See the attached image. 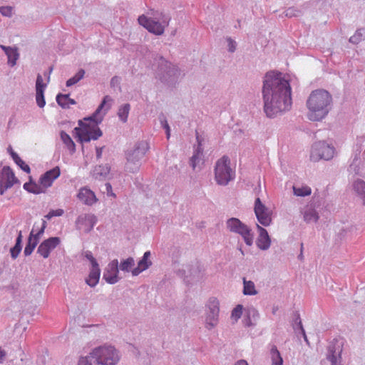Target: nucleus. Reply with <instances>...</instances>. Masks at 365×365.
Returning a JSON list of instances; mask_svg holds the SVG:
<instances>
[{
	"label": "nucleus",
	"instance_id": "nucleus-1",
	"mask_svg": "<svg viewBox=\"0 0 365 365\" xmlns=\"http://www.w3.org/2000/svg\"><path fill=\"white\" fill-rule=\"evenodd\" d=\"M264 111L268 118H274L292 108V88L289 77L281 72L266 73L262 86Z\"/></svg>",
	"mask_w": 365,
	"mask_h": 365
},
{
	"label": "nucleus",
	"instance_id": "nucleus-2",
	"mask_svg": "<svg viewBox=\"0 0 365 365\" xmlns=\"http://www.w3.org/2000/svg\"><path fill=\"white\" fill-rule=\"evenodd\" d=\"M110 101H112V98L109 96H106L96 110L91 116L84 118L88 123H83L82 120H79L78 125L80 128H75L74 129L78 141L81 143H88L91 140H97L102 136L103 133L98 125L103 120V115L101 113L102 109Z\"/></svg>",
	"mask_w": 365,
	"mask_h": 365
},
{
	"label": "nucleus",
	"instance_id": "nucleus-3",
	"mask_svg": "<svg viewBox=\"0 0 365 365\" xmlns=\"http://www.w3.org/2000/svg\"><path fill=\"white\" fill-rule=\"evenodd\" d=\"M309 110L307 117L312 121H320L329 113L332 106V96L324 89L313 91L307 101Z\"/></svg>",
	"mask_w": 365,
	"mask_h": 365
},
{
	"label": "nucleus",
	"instance_id": "nucleus-4",
	"mask_svg": "<svg viewBox=\"0 0 365 365\" xmlns=\"http://www.w3.org/2000/svg\"><path fill=\"white\" fill-rule=\"evenodd\" d=\"M155 61L157 63L155 71V78L168 88H175L180 81L179 68L163 56H159Z\"/></svg>",
	"mask_w": 365,
	"mask_h": 365
},
{
	"label": "nucleus",
	"instance_id": "nucleus-5",
	"mask_svg": "<svg viewBox=\"0 0 365 365\" xmlns=\"http://www.w3.org/2000/svg\"><path fill=\"white\" fill-rule=\"evenodd\" d=\"M148 150L149 144L147 141L140 140L136 142L132 148L125 152V170L132 173L138 171L142 160Z\"/></svg>",
	"mask_w": 365,
	"mask_h": 365
},
{
	"label": "nucleus",
	"instance_id": "nucleus-6",
	"mask_svg": "<svg viewBox=\"0 0 365 365\" xmlns=\"http://www.w3.org/2000/svg\"><path fill=\"white\" fill-rule=\"evenodd\" d=\"M170 17L162 12L153 14V17L148 18L145 15L138 17L140 25L145 28L149 32L155 35H162L165 28L168 26Z\"/></svg>",
	"mask_w": 365,
	"mask_h": 365
},
{
	"label": "nucleus",
	"instance_id": "nucleus-7",
	"mask_svg": "<svg viewBox=\"0 0 365 365\" xmlns=\"http://www.w3.org/2000/svg\"><path fill=\"white\" fill-rule=\"evenodd\" d=\"M89 354L99 365H117L120 359L119 351L110 344L97 346Z\"/></svg>",
	"mask_w": 365,
	"mask_h": 365
},
{
	"label": "nucleus",
	"instance_id": "nucleus-8",
	"mask_svg": "<svg viewBox=\"0 0 365 365\" xmlns=\"http://www.w3.org/2000/svg\"><path fill=\"white\" fill-rule=\"evenodd\" d=\"M215 180L217 185L226 186L235 178V170L230 167V159L224 155L215 163Z\"/></svg>",
	"mask_w": 365,
	"mask_h": 365
},
{
	"label": "nucleus",
	"instance_id": "nucleus-9",
	"mask_svg": "<svg viewBox=\"0 0 365 365\" xmlns=\"http://www.w3.org/2000/svg\"><path fill=\"white\" fill-rule=\"evenodd\" d=\"M226 225L230 232L240 235L247 245L251 246L252 245L253 235L251 229L238 218L232 217L228 219Z\"/></svg>",
	"mask_w": 365,
	"mask_h": 365
},
{
	"label": "nucleus",
	"instance_id": "nucleus-10",
	"mask_svg": "<svg viewBox=\"0 0 365 365\" xmlns=\"http://www.w3.org/2000/svg\"><path fill=\"white\" fill-rule=\"evenodd\" d=\"M335 153V148L324 141L317 142L312 147L310 158L313 161H318L321 159L329 160L333 158Z\"/></svg>",
	"mask_w": 365,
	"mask_h": 365
},
{
	"label": "nucleus",
	"instance_id": "nucleus-11",
	"mask_svg": "<svg viewBox=\"0 0 365 365\" xmlns=\"http://www.w3.org/2000/svg\"><path fill=\"white\" fill-rule=\"evenodd\" d=\"M205 307V327L210 330L215 327L218 324L220 302L217 298L210 297Z\"/></svg>",
	"mask_w": 365,
	"mask_h": 365
},
{
	"label": "nucleus",
	"instance_id": "nucleus-12",
	"mask_svg": "<svg viewBox=\"0 0 365 365\" xmlns=\"http://www.w3.org/2000/svg\"><path fill=\"white\" fill-rule=\"evenodd\" d=\"M202 268L198 262L192 264H183L177 271V274L183 278L187 284L192 281L198 280L202 277Z\"/></svg>",
	"mask_w": 365,
	"mask_h": 365
},
{
	"label": "nucleus",
	"instance_id": "nucleus-13",
	"mask_svg": "<svg viewBox=\"0 0 365 365\" xmlns=\"http://www.w3.org/2000/svg\"><path fill=\"white\" fill-rule=\"evenodd\" d=\"M254 211L257 221L263 226L267 227L272 223V210L264 205L259 197L255 201Z\"/></svg>",
	"mask_w": 365,
	"mask_h": 365
},
{
	"label": "nucleus",
	"instance_id": "nucleus-14",
	"mask_svg": "<svg viewBox=\"0 0 365 365\" xmlns=\"http://www.w3.org/2000/svg\"><path fill=\"white\" fill-rule=\"evenodd\" d=\"M341 352L342 342L339 339H334L329 344L327 359L331 362V365H339Z\"/></svg>",
	"mask_w": 365,
	"mask_h": 365
},
{
	"label": "nucleus",
	"instance_id": "nucleus-15",
	"mask_svg": "<svg viewBox=\"0 0 365 365\" xmlns=\"http://www.w3.org/2000/svg\"><path fill=\"white\" fill-rule=\"evenodd\" d=\"M119 268H118V259H113L110 262H109L106 267L103 274V279L110 284H114L117 283L120 280V277H118Z\"/></svg>",
	"mask_w": 365,
	"mask_h": 365
},
{
	"label": "nucleus",
	"instance_id": "nucleus-16",
	"mask_svg": "<svg viewBox=\"0 0 365 365\" xmlns=\"http://www.w3.org/2000/svg\"><path fill=\"white\" fill-rule=\"evenodd\" d=\"M97 222V217L93 214H83L79 215L76 220V227L78 230H83L85 232H90Z\"/></svg>",
	"mask_w": 365,
	"mask_h": 365
},
{
	"label": "nucleus",
	"instance_id": "nucleus-17",
	"mask_svg": "<svg viewBox=\"0 0 365 365\" xmlns=\"http://www.w3.org/2000/svg\"><path fill=\"white\" fill-rule=\"evenodd\" d=\"M61 242L58 237H51L43 240L38 247L37 252L44 259L48 257L50 252L53 250Z\"/></svg>",
	"mask_w": 365,
	"mask_h": 365
},
{
	"label": "nucleus",
	"instance_id": "nucleus-18",
	"mask_svg": "<svg viewBox=\"0 0 365 365\" xmlns=\"http://www.w3.org/2000/svg\"><path fill=\"white\" fill-rule=\"evenodd\" d=\"M61 175L59 167L56 166L46 173H44L39 178L38 182L43 189L51 187L53 181Z\"/></svg>",
	"mask_w": 365,
	"mask_h": 365
},
{
	"label": "nucleus",
	"instance_id": "nucleus-19",
	"mask_svg": "<svg viewBox=\"0 0 365 365\" xmlns=\"http://www.w3.org/2000/svg\"><path fill=\"white\" fill-rule=\"evenodd\" d=\"M348 172L353 175L364 176L365 174V160L356 154L348 168Z\"/></svg>",
	"mask_w": 365,
	"mask_h": 365
},
{
	"label": "nucleus",
	"instance_id": "nucleus-20",
	"mask_svg": "<svg viewBox=\"0 0 365 365\" xmlns=\"http://www.w3.org/2000/svg\"><path fill=\"white\" fill-rule=\"evenodd\" d=\"M78 199L81 201L84 205L92 206L98 201L94 192H93L88 187H81L77 194Z\"/></svg>",
	"mask_w": 365,
	"mask_h": 365
},
{
	"label": "nucleus",
	"instance_id": "nucleus-21",
	"mask_svg": "<svg viewBox=\"0 0 365 365\" xmlns=\"http://www.w3.org/2000/svg\"><path fill=\"white\" fill-rule=\"evenodd\" d=\"M46 86L47 83H43L41 75L38 74L36 81V101L40 108H43L46 105L44 91Z\"/></svg>",
	"mask_w": 365,
	"mask_h": 365
},
{
	"label": "nucleus",
	"instance_id": "nucleus-22",
	"mask_svg": "<svg viewBox=\"0 0 365 365\" xmlns=\"http://www.w3.org/2000/svg\"><path fill=\"white\" fill-rule=\"evenodd\" d=\"M196 140L197 143V147L195 148L192 156L190 158V164L193 170L195 169L197 165L202 160L203 154L202 141L203 139L200 136L199 133L196 132Z\"/></svg>",
	"mask_w": 365,
	"mask_h": 365
},
{
	"label": "nucleus",
	"instance_id": "nucleus-23",
	"mask_svg": "<svg viewBox=\"0 0 365 365\" xmlns=\"http://www.w3.org/2000/svg\"><path fill=\"white\" fill-rule=\"evenodd\" d=\"M259 235L257 239V246L262 250H267L269 248L271 245V239L266 229L257 225Z\"/></svg>",
	"mask_w": 365,
	"mask_h": 365
},
{
	"label": "nucleus",
	"instance_id": "nucleus-24",
	"mask_svg": "<svg viewBox=\"0 0 365 365\" xmlns=\"http://www.w3.org/2000/svg\"><path fill=\"white\" fill-rule=\"evenodd\" d=\"M150 257V251H147L144 253L143 257L138 262V266L132 269L133 276H138L151 266L152 262L149 259Z\"/></svg>",
	"mask_w": 365,
	"mask_h": 365
},
{
	"label": "nucleus",
	"instance_id": "nucleus-25",
	"mask_svg": "<svg viewBox=\"0 0 365 365\" xmlns=\"http://www.w3.org/2000/svg\"><path fill=\"white\" fill-rule=\"evenodd\" d=\"M110 171V167L108 164L101 165L96 166L93 170V173H91L93 178L98 180H106Z\"/></svg>",
	"mask_w": 365,
	"mask_h": 365
},
{
	"label": "nucleus",
	"instance_id": "nucleus-26",
	"mask_svg": "<svg viewBox=\"0 0 365 365\" xmlns=\"http://www.w3.org/2000/svg\"><path fill=\"white\" fill-rule=\"evenodd\" d=\"M0 48L4 51L8 58V64L13 67L16 65V61L19 57V53L16 48L0 45Z\"/></svg>",
	"mask_w": 365,
	"mask_h": 365
},
{
	"label": "nucleus",
	"instance_id": "nucleus-27",
	"mask_svg": "<svg viewBox=\"0 0 365 365\" xmlns=\"http://www.w3.org/2000/svg\"><path fill=\"white\" fill-rule=\"evenodd\" d=\"M101 269H90L88 277L85 279L86 283L91 287H95L99 282Z\"/></svg>",
	"mask_w": 365,
	"mask_h": 365
},
{
	"label": "nucleus",
	"instance_id": "nucleus-28",
	"mask_svg": "<svg viewBox=\"0 0 365 365\" xmlns=\"http://www.w3.org/2000/svg\"><path fill=\"white\" fill-rule=\"evenodd\" d=\"M302 214L303 219L307 223L316 222L319 219L317 212L311 206L306 207Z\"/></svg>",
	"mask_w": 365,
	"mask_h": 365
},
{
	"label": "nucleus",
	"instance_id": "nucleus-29",
	"mask_svg": "<svg viewBox=\"0 0 365 365\" xmlns=\"http://www.w3.org/2000/svg\"><path fill=\"white\" fill-rule=\"evenodd\" d=\"M56 100L58 106L62 108H68L70 105L76 104L74 99L69 98V94L58 93L56 97Z\"/></svg>",
	"mask_w": 365,
	"mask_h": 365
},
{
	"label": "nucleus",
	"instance_id": "nucleus-30",
	"mask_svg": "<svg viewBox=\"0 0 365 365\" xmlns=\"http://www.w3.org/2000/svg\"><path fill=\"white\" fill-rule=\"evenodd\" d=\"M242 293L244 295L247 296H253L258 293L255 288V283L251 280H247L245 277L243 278Z\"/></svg>",
	"mask_w": 365,
	"mask_h": 365
},
{
	"label": "nucleus",
	"instance_id": "nucleus-31",
	"mask_svg": "<svg viewBox=\"0 0 365 365\" xmlns=\"http://www.w3.org/2000/svg\"><path fill=\"white\" fill-rule=\"evenodd\" d=\"M38 242V241L37 240V237H34V232L33 231H31L28 238L27 244L24 248V255L29 256L30 255H31L34 250L36 247Z\"/></svg>",
	"mask_w": 365,
	"mask_h": 365
},
{
	"label": "nucleus",
	"instance_id": "nucleus-32",
	"mask_svg": "<svg viewBox=\"0 0 365 365\" xmlns=\"http://www.w3.org/2000/svg\"><path fill=\"white\" fill-rule=\"evenodd\" d=\"M22 238H23V237H22L21 231H19L18 232V236H17L16 240V244L10 250L11 256V257L13 259H16L17 257L19 256L20 252L21 251V249H22V246H21Z\"/></svg>",
	"mask_w": 365,
	"mask_h": 365
},
{
	"label": "nucleus",
	"instance_id": "nucleus-33",
	"mask_svg": "<svg viewBox=\"0 0 365 365\" xmlns=\"http://www.w3.org/2000/svg\"><path fill=\"white\" fill-rule=\"evenodd\" d=\"M353 189L365 204V182L363 180L357 179L353 183Z\"/></svg>",
	"mask_w": 365,
	"mask_h": 365
},
{
	"label": "nucleus",
	"instance_id": "nucleus-34",
	"mask_svg": "<svg viewBox=\"0 0 365 365\" xmlns=\"http://www.w3.org/2000/svg\"><path fill=\"white\" fill-rule=\"evenodd\" d=\"M270 356L272 359V365L283 364V359L275 345H273L270 349Z\"/></svg>",
	"mask_w": 365,
	"mask_h": 365
},
{
	"label": "nucleus",
	"instance_id": "nucleus-35",
	"mask_svg": "<svg viewBox=\"0 0 365 365\" xmlns=\"http://www.w3.org/2000/svg\"><path fill=\"white\" fill-rule=\"evenodd\" d=\"M23 187L29 192L34 194H40L44 192L41 185H38L36 182H31V180H30L29 182L24 183Z\"/></svg>",
	"mask_w": 365,
	"mask_h": 365
},
{
	"label": "nucleus",
	"instance_id": "nucleus-36",
	"mask_svg": "<svg viewBox=\"0 0 365 365\" xmlns=\"http://www.w3.org/2000/svg\"><path fill=\"white\" fill-rule=\"evenodd\" d=\"M60 135L61 140L66 145L68 149L73 153L76 150V145L70 135L63 130L61 131Z\"/></svg>",
	"mask_w": 365,
	"mask_h": 365
},
{
	"label": "nucleus",
	"instance_id": "nucleus-37",
	"mask_svg": "<svg viewBox=\"0 0 365 365\" xmlns=\"http://www.w3.org/2000/svg\"><path fill=\"white\" fill-rule=\"evenodd\" d=\"M11 158L14 163L20 167V168L26 172V173H30L31 169L30 167L25 163V162L19 156V155L16 152H12Z\"/></svg>",
	"mask_w": 365,
	"mask_h": 365
},
{
	"label": "nucleus",
	"instance_id": "nucleus-38",
	"mask_svg": "<svg viewBox=\"0 0 365 365\" xmlns=\"http://www.w3.org/2000/svg\"><path fill=\"white\" fill-rule=\"evenodd\" d=\"M365 39V29H359L356 31L355 34L351 36L349 41L353 44H358L362 40Z\"/></svg>",
	"mask_w": 365,
	"mask_h": 365
},
{
	"label": "nucleus",
	"instance_id": "nucleus-39",
	"mask_svg": "<svg viewBox=\"0 0 365 365\" xmlns=\"http://www.w3.org/2000/svg\"><path fill=\"white\" fill-rule=\"evenodd\" d=\"M130 109V106L129 103H125L119 108L118 115L122 122H127Z\"/></svg>",
	"mask_w": 365,
	"mask_h": 365
},
{
	"label": "nucleus",
	"instance_id": "nucleus-40",
	"mask_svg": "<svg viewBox=\"0 0 365 365\" xmlns=\"http://www.w3.org/2000/svg\"><path fill=\"white\" fill-rule=\"evenodd\" d=\"M135 265V260L133 257H130L126 259L123 260L120 264H118V268L121 271L123 272H132V267Z\"/></svg>",
	"mask_w": 365,
	"mask_h": 365
},
{
	"label": "nucleus",
	"instance_id": "nucleus-41",
	"mask_svg": "<svg viewBox=\"0 0 365 365\" xmlns=\"http://www.w3.org/2000/svg\"><path fill=\"white\" fill-rule=\"evenodd\" d=\"M303 14L304 11L302 9H299L294 6L289 7L284 11L285 16L289 18L298 17L302 16Z\"/></svg>",
	"mask_w": 365,
	"mask_h": 365
},
{
	"label": "nucleus",
	"instance_id": "nucleus-42",
	"mask_svg": "<svg viewBox=\"0 0 365 365\" xmlns=\"http://www.w3.org/2000/svg\"><path fill=\"white\" fill-rule=\"evenodd\" d=\"M85 75V71L83 69H80L76 74L74 76H73L72 78H69L67 81H66V86L68 87H70L71 86H73L75 85L76 83H77L78 82H79L84 76Z\"/></svg>",
	"mask_w": 365,
	"mask_h": 365
},
{
	"label": "nucleus",
	"instance_id": "nucleus-43",
	"mask_svg": "<svg viewBox=\"0 0 365 365\" xmlns=\"http://www.w3.org/2000/svg\"><path fill=\"white\" fill-rule=\"evenodd\" d=\"M293 191L295 195L300 197L308 196L312 192L311 188L308 186H303L300 187L294 186Z\"/></svg>",
	"mask_w": 365,
	"mask_h": 365
},
{
	"label": "nucleus",
	"instance_id": "nucleus-44",
	"mask_svg": "<svg viewBox=\"0 0 365 365\" xmlns=\"http://www.w3.org/2000/svg\"><path fill=\"white\" fill-rule=\"evenodd\" d=\"M91 354L79 358L77 365H99L96 360L91 357Z\"/></svg>",
	"mask_w": 365,
	"mask_h": 365
},
{
	"label": "nucleus",
	"instance_id": "nucleus-45",
	"mask_svg": "<svg viewBox=\"0 0 365 365\" xmlns=\"http://www.w3.org/2000/svg\"><path fill=\"white\" fill-rule=\"evenodd\" d=\"M293 329L297 334L301 331V329H304L302 321L300 319L299 314L298 312L294 313V317L292 322Z\"/></svg>",
	"mask_w": 365,
	"mask_h": 365
},
{
	"label": "nucleus",
	"instance_id": "nucleus-46",
	"mask_svg": "<svg viewBox=\"0 0 365 365\" xmlns=\"http://www.w3.org/2000/svg\"><path fill=\"white\" fill-rule=\"evenodd\" d=\"M159 120L161 124V126L165 130L167 138L168 139L170 136V128L166 120L165 116L163 114L160 115Z\"/></svg>",
	"mask_w": 365,
	"mask_h": 365
},
{
	"label": "nucleus",
	"instance_id": "nucleus-47",
	"mask_svg": "<svg viewBox=\"0 0 365 365\" xmlns=\"http://www.w3.org/2000/svg\"><path fill=\"white\" fill-rule=\"evenodd\" d=\"M0 14L6 17H11L13 14V7L11 6H0Z\"/></svg>",
	"mask_w": 365,
	"mask_h": 365
},
{
	"label": "nucleus",
	"instance_id": "nucleus-48",
	"mask_svg": "<svg viewBox=\"0 0 365 365\" xmlns=\"http://www.w3.org/2000/svg\"><path fill=\"white\" fill-rule=\"evenodd\" d=\"M243 307L241 304L237 305L233 310L232 311V317L234 318L236 321L239 319L242 314Z\"/></svg>",
	"mask_w": 365,
	"mask_h": 365
},
{
	"label": "nucleus",
	"instance_id": "nucleus-49",
	"mask_svg": "<svg viewBox=\"0 0 365 365\" xmlns=\"http://www.w3.org/2000/svg\"><path fill=\"white\" fill-rule=\"evenodd\" d=\"M227 43H228L227 44V46H228V51L230 53H234L235 51L236 47H237L236 41H234L230 37L227 38Z\"/></svg>",
	"mask_w": 365,
	"mask_h": 365
},
{
	"label": "nucleus",
	"instance_id": "nucleus-50",
	"mask_svg": "<svg viewBox=\"0 0 365 365\" xmlns=\"http://www.w3.org/2000/svg\"><path fill=\"white\" fill-rule=\"evenodd\" d=\"M46 227V222L45 220H43L42 226H41V229L36 235L34 234V237H37V240H38L40 236L43 234Z\"/></svg>",
	"mask_w": 365,
	"mask_h": 365
},
{
	"label": "nucleus",
	"instance_id": "nucleus-51",
	"mask_svg": "<svg viewBox=\"0 0 365 365\" xmlns=\"http://www.w3.org/2000/svg\"><path fill=\"white\" fill-rule=\"evenodd\" d=\"M49 212L53 217H60L62 216L64 213V211L62 209L51 210Z\"/></svg>",
	"mask_w": 365,
	"mask_h": 365
},
{
	"label": "nucleus",
	"instance_id": "nucleus-52",
	"mask_svg": "<svg viewBox=\"0 0 365 365\" xmlns=\"http://www.w3.org/2000/svg\"><path fill=\"white\" fill-rule=\"evenodd\" d=\"M90 263L91 265L90 269H100L99 264L96 258H93L92 260H91Z\"/></svg>",
	"mask_w": 365,
	"mask_h": 365
},
{
	"label": "nucleus",
	"instance_id": "nucleus-53",
	"mask_svg": "<svg viewBox=\"0 0 365 365\" xmlns=\"http://www.w3.org/2000/svg\"><path fill=\"white\" fill-rule=\"evenodd\" d=\"M83 255L88 260H89V262L95 258L93 255V253L89 250L84 252Z\"/></svg>",
	"mask_w": 365,
	"mask_h": 365
},
{
	"label": "nucleus",
	"instance_id": "nucleus-54",
	"mask_svg": "<svg viewBox=\"0 0 365 365\" xmlns=\"http://www.w3.org/2000/svg\"><path fill=\"white\" fill-rule=\"evenodd\" d=\"M106 188L108 195H112L114 196L115 195L112 192V186L110 183L107 182L106 183Z\"/></svg>",
	"mask_w": 365,
	"mask_h": 365
},
{
	"label": "nucleus",
	"instance_id": "nucleus-55",
	"mask_svg": "<svg viewBox=\"0 0 365 365\" xmlns=\"http://www.w3.org/2000/svg\"><path fill=\"white\" fill-rule=\"evenodd\" d=\"M103 147H96V158L98 160L102 157Z\"/></svg>",
	"mask_w": 365,
	"mask_h": 365
},
{
	"label": "nucleus",
	"instance_id": "nucleus-56",
	"mask_svg": "<svg viewBox=\"0 0 365 365\" xmlns=\"http://www.w3.org/2000/svg\"><path fill=\"white\" fill-rule=\"evenodd\" d=\"M6 357V352L0 348V364H2Z\"/></svg>",
	"mask_w": 365,
	"mask_h": 365
},
{
	"label": "nucleus",
	"instance_id": "nucleus-57",
	"mask_svg": "<svg viewBox=\"0 0 365 365\" xmlns=\"http://www.w3.org/2000/svg\"><path fill=\"white\" fill-rule=\"evenodd\" d=\"M302 334L304 341L307 342V344H309V341H308V339H307V336L306 335V333H305V331L304 329H301V331H299L298 334Z\"/></svg>",
	"mask_w": 365,
	"mask_h": 365
},
{
	"label": "nucleus",
	"instance_id": "nucleus-58",
	"mask_svg": "<svg viewBox=\"0 0 365 365\" xmlns=\"http://www.w3.org/2000/svg\"><path fill=\"white\" fill-rule=\"evenodd\" d=\"M119 83V78L118 76H113L110 81L111 86H114L115 83Z\"/></svg>",
	"mask_w": 365,
	"mask_h": 365
},
{
	"label": "nucleus",
	"instance_id": "nucleus-59",
	"mask_svg": "<svg viewBox=\"0 0 365 365\" xmlns=\"http://www.w3.org/2000/svg\"><path fill=\"white\" fill-rule=\"evenodd\" d=\"M235 365H248L247 362L244 359L238 360Z\"/></svg>",
	"mask_w": 365,
	"mask_h": 365
},
{
	"label": "nucleus",
	"instance_id": "nucleus-60",
	"mask_svg": "<svg viewBox=\"0 0 365 365\" xmlns=\"http://www.w3.org/2000/svg\"><path fill=\"white\" fill-rule=\"evenodd\" d=\"M302 250H303V244H301V252H300V254L298 256V258L299 259H303Z\"/></svg>",
	"mask_w": 365,
	"mask_h": 365
},
{
	"label": "nucleus",
	"instance_id": "nucleus-61",
	"mask_svg": "<svg viewBox=\"0 0 365 365\" xmlns=\"http://www.w3.org/2000/svg\"><path fill=\"white\" fill-rule=\"evenodd\" d=\"M245 326H247V327L252 326V324L251 320H250V318H248V319L246 320Z\"/></svg>",
	"mask_w": 365,
	"mask_h": 365
},
{
	"label": "nucleus",
	"instance_id": "nucleus-62",
	"mask_svg": "<svg viewBox=\"0 0 365 365\" xmlns=\"http://www.w3.org/2000/svg\"><path fill=\"white\" fill-rule=\"evenodd\" d=\"M45 217H46L47 220H51V219L53 217V216H52V215L51 214V212H48V213L46 215H45Z\"/></svg>",
	"mask_w": 365,
	"mask_h": 365
},
{
	"label": "nucleus",
	"instance_id": "nucleus-63",
	"mask_svg": "<svg viewBox=\"0 0 365 365\" xmlns=\"http://www.w3.org/2000/svg\"><path fill=\"white\" fill-rule=\"evenodd\" d=\"M52 71H53V67L51 66V67H50V68H49V69H48V82H49V80H50V75H51V73Z\"/></svg>",
	"mask_w": 365,
	"mask_h": 365
},
{
	"label": "nucleus",
	"instance_id": "nucleus-64",
	"mask_svg": "<svg viewBox=\"0 0 365 365\" xmlns=\"http://www.w3.org/2000/svg\"><path fill=\"white\" fill-rule=\"evenodd\" d=\"M7 150L11 156L12 152H14L11 146H9V148H7Z\"/></svg>",
	"mask_w": 365,
	"mask_h": 365
}]
</instances>
